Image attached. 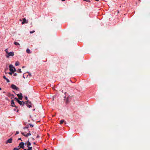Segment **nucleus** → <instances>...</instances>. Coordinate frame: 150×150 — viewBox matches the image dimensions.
<instances>
[{"label": "nucleus", "mask_w": 150, "mask_h": 150, "mask_svg": "<svg viewBox=\"0 0 150 150\" xmlns=\"http://www.w3.org/2000/svg\"><path fill=\"white\" fill-rule=\"evenodd\" d=\"M95 0L96 1H99V0Z\"/></svg>", "instance_id": "c9c22d12"}, {"label": "nucleus", "mask_w": 150, "mask_h": 150, "mask_svg": "<svg viewBox=\"0 0 150 150\" xmlns=\"http://www.w3.org/2000/svg\"><path fill=\"white\" fill-rule=\"evenodd\" d=\"M10 95H11V96H12V97H13V98L14 97V95H13V94H10Z\"/></svg>", "instance_id": "393cba45"}, {"label": "nucleus", "mask_w": 150, "mask_h": 150, "mask_svg": "<svg viewBox=\"0 0 150 150\" xmlns=\"http://www.w3.org/2000/svg\"><path fill=\"white\" fill-rule=\"evenodd\" d=\"M23 77H24V78H25V77H24V75H23Z\"/></svg>", "instance_id": "a19ab883"}, {"label": "nucleus", "mask_w": 150, "mask_h": 150, "mask_svg": "<svg viewBox=\"0 0 150 150\" xmlns=\"http://www.w3.org/2000/svg\"><path fill=\"white\" fill-rule=\"evenodd\" d=\"M25 99L26 100H27L28 98H27V97H25Z\"/></svg>", "instance_id": "72a5a7b5"}, {"label": "nucleus", "mask_w": 150, "mask_h": 150, "mask_svg": "<svg viewBox=\"0 0 150 150\" xmlns=\"http://www.w3.org/2000/svg\"><path fill=\"white\" fill-rule=\"evenodd\" d=\"M26 52L28 53V54H30V50L29 49H27V50H26Z\"/></svg>", "instance_id": "dca6fc26"}, {"label": "nucleus", "mask_w": 150, "mask_h": 150, "mask_svg": "<svg viewBox=\"0 0 150 150\" xmlns=\"http://www.w3.org/2000/svg\"><path fill=\"white\" fill-rule=\"evenodd\" d=\"M19 133V132L18 131H17L16 132V134H18Z\"/></svg>", "instance_id": "7c9ffc66"}, {"label": "nucleus", "mask_w": 150, "mask_h": 150, "mask_svg": "<svg viewBox=\"0 0 150 150\" xmlns=\"http://www.w3.org/2000/svg\"><path fill=\"white\" fill-rule=\"evenodd\" d=\"M26 104L28 107L30 108L32 107L31 102H29L28 100L26 102Z\"/></svg>", "instance_id": "7ed1b4c3"}, {"label": "nucleus", "mask_w": 150, "mask_h": 150, "mask_svg": "<svg viewBox=\"0 0 150 150\" xmlns=\"http://www.w3.org/2000/svg\"><path fill=\"white\" fill-rule=\"evenodd\" d=\"M3 78L8 83L10 82V81L7 78H6L5 76H4Z\"/></svg>", "instance_id": "f8f14e48"}, {"label": "nucleus", "mask_w": 150, "mask_h": 150, "mask_svg": "<svg viewBox=\"0 0 150 150\" xmlns=\"http://www.w3.org/2000/svg\"><path fill=\"white\" fill-rule=\"evenodd\" d=\"M5 51L6 52V53L8 54V50L7 49H6L5 50Z\"/></svg>", "instance_id": "412c9836"}, {"label": "nucleus", "mask_w": 150, "mask_h": 150, "mask_svg": "<svg viewBox=\"0 0 150 150\" xmlns=\"http://www.w3.org/2000/svg\"><path fill=\"white\" fill-rule=\"evenodd\" d=\"M10 94L9 93V94H8V96H9V97H10L11 96V95H10Z\"/></svg>", "instance_id": "f704fd0d"}, {"label": "nucleus", "mask_w": 150, "mask_h": 150, "mask_svg": "<svg viewBox=\"0 0 150 150\" xmlns=\"http://www.w3.org/2000/svg\"><path fill=\"white\" fill-rule=\"evenodd\" d=\"M28 148V149H26V150H31L32 149V147L31 146L27 147Z\"/></svg>", "instance_id": "4468645a"}, {"label": "nucleus", "mask_w": 150, "mask_h": 150, "mask_svg": "<svg viewBox=\"0 0 150 150\" xmlns=\"http://www.w3.org/2000/svg\"><path fill=\"white\" fill-rule=\"evenodd\" d=\"M21 134H23V135L24 136H25V137H27L28 136H29L30 135H31V134L30 133V131H29V133H27V134H24V132H22Z\"/></svg>", "instance_id": "6e6552de"}, {"label": "nucleus", "mask_w": 150, "mask_h": 150, "mask_svg": "<svg viewBox=\"0 0 150 150\" xmlns=\"http://www.w3.org/2000/svg\"><path fill=\"white\" fill-rule=\"evenodd\" d=\"M11 87L13 89L16 90H18L19 89V88L18 87L14 84H12L11 85Z\"/></svg>", "instance_id": "423d86ee"}, {"label": "nucleus", "mask_w": 150, "mask_h": 150, "mask_svg": "<svg viewBox=\"0 0 150 150\" xmlns=\"http://www.w3.org/2000/svg\"><path fill=\"white\" fill-rule=\"evenodd\" d=\"M14 55V53L13 52H8V55H6V57L8 58L9 56H13Z\"/></svg>", "instance_id": "39448f33"}, {"label": "nucleus", "mask_w": 150, "mask_h": 150, "mask_svg": "<svg viewBox=\"0 0 150 150\" xmlns=\"http://www.w3.org/2000/svg\"><path fill=\"white\" fill-rule=\"evenodd\" d=\"M17 96L21 100L22 99L23 96H22V93H20V94H17Z\"/></svg>", "instance_id": "0eeeda50"}, {"label": "nucleus", "mask_w": 150, "mask_h": 150, "mask_svg": "<svg viewBox=\"0 0 150 150\" xmlns=\"http://www.w3.org/2000/svg\"><path fill=\"white\" fill-rule=\"evenodd\" d=\"M9 70L10 71L12 72V73H14V71H13V68L14 67L13 66V65L12 64H10L9 66Z\"/></svg>", "instance_id": "20e7f679"}, {"label": "nucleus", "mask_w": 150, "mask_h": 150, "mask_svg": "<svg viewBox=\"0 0 150 150\" xmlns=\"http://www.w3.org/2000/svg\"><path fill=\"white\" fill-rule=\"evenodd\" d=\"M21 140V141H22L21 139V138H19L18 139V140Z\"/></svg>", "instance_id": "2f4dec72"}, {"label": "nucleus", "mask_w": 150, "mask_h": 150, "mask_svg": "<svg viewBox=\"0 0 150 150\" xmlns=\"http://www.w3.org/2000/svg\"><path fill=\"white\" fill-rule=\"evenodd\" d=\"M25 143L23 142H21L19 144V148L24 149V148Z\"/></svg>", "instance_id": "f03ea898"}, {"label": "nucleus", "mask_w": 150, "mask_h": 150, "mask_svg": "<svg viewBox=\"0 0 150 150\" xmlns=\"http://www.w3.org/2000/svg\"><path fill=\"white\" fill-rule=\"evenodd\" d=\"M24 67H24V66H23V67H22V68H24Z\"/></svg>", "instance_id": "58836bf2"}, {"label": "nucleus", "mask_w": 150, "mask_h": 150, "mask_svg": "<svg viewBox=\"0 0 150 150\" xmlns=\"http://www.w3.org/2000/svg\"><path fill=\"white\" fill-rule=\"evenodd\" d=\"M19 146H18V147L17 148H15L13 150H19V149H20V148H19Z\"/></svg>", "instance_id": "2eb2a0df"}, {"label": "nucleus", "mask_w": 150, "mask_h": 150, "mask_svg": "<svg viewBox=\"0 0 150 150\" xmlns=\"http://www.w3.org/2000/svg\"><path fill=\"white\" fill-rule=\"evenodd\" d=\"M17 75V74L15 73L14 74V76H16Z\"/></svg>", "instance_id": "c756f323"}, {"label": "nucleus", "mask_w": 150, "mask_h": 150, "mask_svg": "<svg viewBox=\"0 0 150 150\" xmlns=\"http://www.w3.org/2000/svg\"><path fill=\"white\" fill-rule=\"evenodd\" d=\"M83 1H86L87 2H90L91 0H83Z\"/></svg>", "instance_id": "4be33fe9"}, {"label": "nucleus", "mask_w": 150, "mask_h": 150, "mask_svg": "<svg viewBox=\"0 0 150 150\" xmlns=\"http://www.w3.org/2000/svg\"><path fill=\"white\" fill-rule=\"evenodd\" d=\"M1 90V88H0V90Z\"/></svg>", "instance_id": "ea45409f"}, {"label": "nucleus", "mask_w": 150, "mask_h": 150, "mask_svg": "<svg viewBox=\"0 0 150 150\" xmlns=\"http://www.w3.org/2000/svg\"><path fill=\"white\" fill-rule=\"evenodd\" d=\"M28 127H25L23 128V129H28Z\"/></svg>", "instance_id": "cd10ccee"}, {"label": "nucleus", "mask_w": 150, "mask_h": 150, "mask_svg": "<svg viewBox=\"0 0 150 150\" xmlns=\"http://www.w3.org/2000/svg\"><path fill=\"white\" fill-rule=\"evenodd\" d=\"M15 100H16V101L21 106H23L25 104V102L23 101H21L19 100L17 98H15Z\"/></svg>", "instance_id": "f257e3e1"}, {"label": "nucleus", "mask_w": 150, "mask_h": 150, "mask_svg": "<svg viewBox=\"0 0 150 150\" xmlns=\"http://www.w3.org/2000/svg\"><path fill=\"white\" fill-rule=\"evenodd\" d=\"M23 21L22 22V24H23L25 23H28V21H26V20L25 18H23Z\"/></svg>", "instance_id": "1a4fd4ad"}, {"label": "nucleus", "mask_w": 150, "mask_h": 150, "mask_svg": "<svg viewBox=\"0 0 150 150\" xmlns=\"http://www.w3.org/2000/svg\"><path fill=\"white\" fill-rule=\"evenodd\" d=\"M12 73L11 72H9L8 73L9 74H10V75H11L12 74V73Z\"/></svg>", "instance_id": "a878e982"}, {"label": "nucleus", "mask_w": 150, "mask_h": 150, "mask_svg": "<svg viewBox=\"0 0 150 150\" xmlns=\"http://www.w3.org/2000/svg\"><path fill=\"white\" fill-rule=\"evenodd\" d=\"M45 150H47V149H45Z\"/></svg>", "instance_id": "79ce46f5"}, {"label": "nucleus", "mask_w": 150, "mask_h": 150, "mask_svg": "<svg viewBox=\"0 0 150 150\" xmlns=\"http://www.w3.org/2000/svg\"><path fill=\"white\" fill-rule=\"evenodd\" d=\"M31 144L30 143V142L29 141V140H28V141L27 143L26 142V143H25V145H27V147L30 146H30Z\"/></svg>", "instance_id": "9d476101"}, {"label": "nucleus", "mask_w": 150, "mask_h": 150, "mask_svg": "<svg viewBox=\"0 0 150 150\" xmlns=\"http://www.w3.org/2000/svg\"><path fill=\"white\" fill-rule=\"evenodd\" d=\"M65 0H62V1H64Z\"/></svg>", "instance_id": "4c0bfd02"}, {"label": "nucleus", "mask_w": 150, "mask_h": 150, "mask_svg": "<svg viewBox=\"0 0 150 150\" xmlns=\"http://www.w3.org/2000/svg\"><path fill=\"white\" fill-rule=\"evenodd\" d=\"M13 69H14L13 70L14 72L16 71V69H15V68L14 67Z\"/></svg>", "instance_id": "c85d7f7f"}, {"label": "nucleus", "mask_w": 150, "mask_h": 150, "mask_svg": "<svg viewBox=\"0 0 150 150\" xmlns=\"http://www.w3.org/2000/svg\"><path fill=\"white\" fill-rule=\"evenodd\" d=\"M14 44L15 45H20V44L17 42H14Z\"/></svg>", "instance_id": "6ab92c4d"}, {"label": "nucleus", "mask_w": 150, "mask_h": 150, "mask_svg": "<svg viewBox=\"0 0 150 150\" xmlns=\"http://www.w3.org/2000/svg\"><path fill=\"white\" fill-rule=\"evenodd\" d=\"M19 62H16V63H15V65L16 66H18L19 65Z\"/></svg>", "instance_id": "a211bd4d"}, {"label": "nucleus", "mask_w": 150, "mask_h": 150, "mask_svg": "<svg viewBox=\"0 0 150 150\" xmlns=\"http://www.w3.org/2000/svg\"><path fill=\"white\" fill-rule=\"evenodd\" d=\"M39 137H40V136L39 135H38L36 137V138H38Z\"/></svg>", "instance_id": "473e14b6"}, {"label": "nucleus", "mask_w": 150, "mask_h": 150, "mask_svg": "<svg viewBox=\"0 0 150 150\" xmlns=\"http://www.w3.org/2000/svg\"><path fill=\"white\" fill-rule=\"evenodd\" d=\"M35 32V31H34V30H33V31H30V33H34Z\"/></svg>", "instance_id": "5701e85b"}, {"label": "nucleus", "mask_w": 150, "mask_h": 150, "mask_svg": "<svg viewBox=\"0 0 150 150\" xmlns=\"http://www.w3.org/2000/svg\"><path fill=\"white\" fill-rule=\"evenodd\" d=\"M11 106L12 107H15L16 108V106L15 105L14 102L13 100L11 101Z\"/></svg>", "instance_id": "9b49d317"}, {"label": "nucleus", "mask_w": 150, "mask_h": 150, "mask_svg": "<svg viewBox=\"0 0 150 150\" xmlns=\"http://www.w3.org/2000/svg\"><path fill=\"white\" fill-rule=\"evenodd\" d=\"M17 71L19 73H21L22 72L21 69H18L17 70Z\"/></svg>", "instance_id": "f3484780"}, {"label": "nucleus", "mask_w": 150, "mask_h": 150, "mask_svg": "<svg viewBox=\"0 0 150 150\" xmlns=\"http://www.w3.org/2000/svg\"><path fill=\"white\" fill-rule=\"evenodd\" d=\"M68 102H69V101H68V98H67V100L66 101V103H67Z\"/></svg>", "instance_id": "b1692460"}, {"label": "nucleus", "mask_w": 150, "mask_h": 150, "mask_svg": "<svg viewBox=\"0 0 150 150\" xmlns=\"http://www.w3.org/2000/svg\"><path fill=\"white\" fill-rule=\"evenodd\" d=\"M64 122V120H61L60 121V124H62Z\"/></svg>", "instance_id": "aec40b11"}, {"label": "nucleus", "mask_w": 150, "mask_h": 150, "mask_svg": "<svg viewBox=\"0 0 150 150\" xmlns=\"http://www.w3.org/2000/svg\"><path fill=\"white\" fill-rule=\"evenodd\" d=\"M33 144H36V143H35V142H34V143H33Z\"/></svg>", "instance_id": "e433bc0d"}, {"label": "nucleus", "mask_w": 150, "mask_h": 150, "mask_svg": "<svg viewBox=\"0 0 150 150\" xmlns=\"http://www.w3.org/2000/svg\"><path fill=\"white\" fill-rule=\"evenodd\" d=\"M29 125H30V127H33V125H32V124H30Z\"/></svg>", "instance_id": "bb28decb"}, {"label": "nucleus", "mask_w": 150, "mask_h": 150, "mask_svg": "<svg viewBox=\"0 0 150 150\" xmlns=\"http://www.w3.org/2000/svg\"><path fill=\"white\" fill-rule=\"evenodd\" d=\"M12 139L11 138L7 140V142L9 143H11L12 142Z\"/></svg>", "instance_id": "ddd939ff"}]
</instances>
